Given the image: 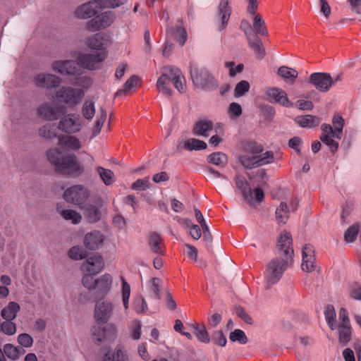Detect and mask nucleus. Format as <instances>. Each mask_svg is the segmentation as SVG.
Returning <instances> with one entry per match:
<instances>
[{
    "label": "nucleus",
    "instance_id": "nucleus-1",
    "mask_svg": "<svg viewBox=\"0 0 361 361\" xmlns=\"http://www.w3.org/2000/svg\"><path fill=\"white\" fill-rule=\"evenodd\" d=\"M291 245V234L287 231L282 232L277 244L280 257L271 260L267 264L264 271L266 288L268 289L278 283L288 264L292 263L293 250Z\"/></svg>",
    "mask_w": 361,
    "mask_h": 361
},
{
    "label": "nucleus",
    "instance_id": "nucleus-2",
    "mask_svg": "<svg viewBox=\"0 0 361 361\" xmlns=\"http://www.w3.org/2000/svg\"><path fill=\"white\" fill-rule=\"evenodd\" d=\"M106 56L104 51L95 54H81L78 57V62L71 60L58 61L53 63L52 68L61 75H79L81 73V68L89 70L98 68Z\"/></svg>",
    "mask_w": 361,
    "mask_h": 361
},
{
    "label": "nucleus",
    "instance_id": "nucleus-3",
    "mask_svg": "<svg viewBox=\"0 0 361 361\" xmlns=\"http://www.w3.org/2000/svg\"><path fill=\"white\" fill-rule=\"evenodd\" d=\"M59 148H52L47 152L48 160L54 166L55 170L61 174H77L83 172V168L77 161L74 154L62 155Z\"/></svg>",
    "mask_w": 361,
    "mask_h": 361
},
{
    "label": "nucleus",
    "instance_id": "nucleus-4",
    "mask_svg": "<svg viewBox=\"0 0 361 361\" xmlns=\"http://www.w3.org/2000/svg\"><path fill=\"white\" fill-rule=\"evenodd\" d=\"M170 82L173 83L179 92L185 91V79L180 68L174 66H165L162 68V73L157 82V88L159 92L166 96H171L172 90L169 87Z\"/></svg>",
    "mask_w": 361,
    "mask_h": 361
},
{
    "label": "nucleus",
    "instance_id": "nucleus-5",
    "mask_svg": "<svg viewBox=\"0 0 361 361\" xmlns=\"http://www.w3.org/2000/svg\"><path fill=\"white\" fill-rule=\"evenodd\" d=\"M84 96L85 92L82 89L63 86L56 92L55 98L69 107H74L81 102Z\"/></svg>",
    "mask_w": 361,
    "mask_h": 361
},
{
    "label": "nucleus",
    "instance_id": "nucleus-6",
    "mask_svg": "<svg viewBox=\"0 0 361 361\" xmlns=\"http://www.w3.org/2000/svg\"><path fill=\"white\" fill-rule=\"evenodd\" d=\"M90 195V191L86 186L75 185L64 191L63 197L67 202L80 205L86 202Z\"/></svg>",
    "mask_w": 361,
    "mask_h": 361
},
{
    "label": "nucleus",
    "instance_id": "nucleus-7",
    "mask_svg": "<svg viewBox=\"0 0 361 361\" xmlns=\"http://www.w3.org/2000/svg\"><path fill=\"white\" fill-rule=\"evenodd\" d=\"M114 305L109 300H98L94 310V317L97 324H106L114 314Z\"/></svg>",
    "mask_w": 361,
    "mask_h": 361
},
{
    "label": "nucleus",
    "instance_id": "nucleus-8",
    "mask_svg": "<svg viewBox=\"0 0 361 361\" xmlns=\"http://www.w3.org/2000/svg\"><path fill=\"white\" fill-rule=\"evenodd\" d=\"M190 75L194 85L198 88L209 90L216 86L214 78L206 70L191 68Z\"/></svg>",
    "mask_w": 361,
    "mask_h": 361
},
{
    "label": "nucleus",
    "instance_id": "nucleus-9",
    "mask_svg": "<svg viewBox=\"0 0 361 361\" xmlns=\"http://www.w3.org/2000/svg\"><path fill=\"white\" fill-rule=\"evenodd\" d=\"M96 361H130L129 355L123 346L102 349Z\"/></svg>",
    "mask_w": 361,
    "mask_h": 361
},
{
    "label": "nucleus",
    "instance_id": "nucleus-10",
    "mask_svg": "<svg viewBox=\"0 0 361 361\" xmlns=\"http://www.w3.org/2000/svg\"><path fill=\"white\" fill-rule=\"evenodd\" d=\"M115 15L113 12H104L87 21L85 25V28L92 32H95L100 29H104L110 26L113 23Z\"/></svg>",
    "mask_w": 361,
    "mask_h": 361
},
{
    "label": "nucleus",
    "instance_id": "nucleus-11",
    "mask_svg": "<svg viewBox=\"0 0 361 361\" xmlns=\"http://www.w3.org/2000/svg\"><path fill=\"white\" fill-rule=\"evenodd\" d=\"M82 128V123L78 116L68 114L62 117L58 125V129L68 134L79 132Z\"/></svg>",
    "mask_w": 361,
    "mask_h": 361
},
{
    "label": "nucleus",
    "instance_id": "nucleus-12",
    "mask_svg": "<svg viewBox=\"0 0 361 361\" xmlns=\"http://www.w3.org/2000/svg\"><path fill=\"white\" fill-rule=\"evenodd\" d=\"M232 0H221L215 21L219 31L225 29L228 25V20L231 15V7L230 4Z\"/></svg>",
    "mask_w": 361,
    "mask_h": 361
},
{
    "label": "nucleus",
    "instance_id": "nucleus-13",
    "mask_svg": "<svg viewBox=\"0 0 361 361\" xmlns=\"http://www.w3.org/2000/svg\"><path fill=\"white\" fill-rule=\"evenodd\" d=\"M247 12L251 15H255L253 27L256 35L266 36L268 35V30L265 26V22L259 14H255L258 8L257 0H248Z\"/></svg>",
    "mask_w": 361,
    "mask_h": 361
},
{
    "label": "nucleus",
    "instance_id": "nucleus-14",
    "mask_svg": "<svg viewBox=\"0 0 361 361\" xmlns=\"http://www.w3.org/2000/svg\"><path fill=\"white\" fill-rule=\"evenodd\" d=\"M310 81L317 90L323 92L329 91L334 85L333 78L326 73H312Z\"/></svg>",
    "mask_w": 361,
    "mask_h": 361
},
{
    "label": "nucleus",
    "instance_id": "nucleus-15",
    "mask_svg": "<svg viewBox=\"0 0 361 361\" xmlns=\"http://www.w3.org/2000/svg\"><path fill=\"white\" fill-rule=\"evenodd\" d=\"M266 98L271 103H277L283 106H293L288 100L286 92L279 87L267 88L265 91Z\"/></svg>",
    "mask_w": 361,
    "mask_h": 361
},
{
    "label": "nucleus",
    "instance_id": "nucleus-16",
    "mask_svg": "<svg viewBox=\"0 0 361 361\" xmlns=\"http://www.w3.org/2000/svg\"><path fill=\"white\" fill-rule=\"evenodd\" d=\"M62 113V107L51 103H44L38 109V115L47 121H56Z\"/></svg>",
    "mask_w": 361,
    "mask_h": 361
},
{
    "label": "nucleus",
    "instance_id": "nucleus-17",
    "mask_svg": "<svg viewBox=\"0 0 361 361\" xmlns=\"http://www.w3.org/2000/svg\"><path fill=\"white\" fill-rule=\"evenodd\" d=\"M100 8L99 0L90 1L79 6L75 11L77 18L87 19L94 16Z\"/></svg>",
    "mask_w": 361,
    "mask_h": 361
},
{
    "label": "nucleus",
    "instance_id": "nucleus-18",
    "mask_svg": "<svg viewBox=\"0 0 361 361\" xmlns=\"http://www.w3.org/2000/svg\"><path fill=\"white\" fill-rule=\"evenodd\" d=\"M104 267L103 258L99 255H94L82 264L80 269L82 272L97 274L103 269Z\"/></svg>",
    "mask_w": 361,
    "mask_h": 361
},
{
    "label": "nucleus",
    "instance_id": "nucleus-19",
    "mask_svg": "<svg viewBox=\"0 0 361 361\" xmlns=\"http://www.w3.org/2000/svg\"><path fill=\"white\" fill-rule=\"evenodd\" d=\"M339 324H337L339 338H350L351 336V326L348 313L345 308H341L338 312Z\"/></svg>",
    "mask_w": 361,
    "mask_h": 361
},
{
    "label": "nucleus",
    "instance_id": "nucleus-20",
    "mask_svg": "<svg viewBox=\"0 0 361 361\" xmlns=\"http://www.w3.org/2000/svg\"><path fill=\"white\" fill-rule=\"evenodd\" d=\"M302 269L307 272H311L315 267V255L313 247L310 245H305L302 250Z\"/></svg>",
    "mask_w": 361,
    "mask_h": 361
},
{
    "label": "nucleus",
    "instance_id": "nucleus-21",
    "mask_svg": "<svg viewBox=\"0 0 361 361\" xmlns=\"http://www.w3.org/2000/svg\"><path fill=\"white\" fill-rule=\"evenodd\" d=\"M245 24H246L248 27L247 30L245 29V32L247 36L250 47L254 51L257 59H263L265 56V49L262 45L261 39H259L257 37H255L252 35L250 25L247 22H243L241 26L243 27Z\"/></svg>",
    "mask_w": 361,
    "mask_h": 361
},
{
    "label": "nucleus",
    "instance_id": "nucleus-22",
    "mask_svg": "<svg viewBox=\"0 0 361 361\" xmlns=\"http://www.w3.org/2000/svg\"><path fill=\"white\" fill-rule=\"evenodd\" d=\"M33 340H20V345L14 346L11 344H6L4 346V356L6 355L11 360H16L21 355L24 354L25 351L23 346L30 347L32 344Z\"/></svg>",
    "mask_w": 361,
    "mask_h": 361
},
{
    "label": "nucleus",
    "instance_id": "nucleus-23",
    "mask_svg": "<svg viewBox=\"0 0 361 361\" xmlns=\"http://www.w3.org/2000/svg\"><path fill=\"white\" fill-rule=\"evenodd\" d=\"M112 283L113 278L109 274H104L97 278L96 286L94 288L97 295L101 298L106 296L111 289Z\"/></svg>",
    "mask_w": 361,
    "mask_h": 361
},
{
    "label": "nucleus",
    "instance_id": "nucleus-24",
    "mask_svg": "<svg viewBox=\"0 0 361 361\" xmlns=\"http://www.w3.org/2000/svg\"><path fill=\"white\" fill-rule=\"evenodd\" d=\"M322 134L320 140L322 142L330 147L332 152H336L338 148V143L333 140L334 137V130L329 124L324 123L321 126Z\"/></svg>",
    "mask_w": 361,
    "mask_h": 361
},
{
    "label": "nucleus",
    "instance_id": "nucleus-25",
    "mask_svg": "<svg viewBox=\"0 0 361 361\" xmlns=\"http://www.w3.org/2000/svg\"><path fill=\"white\" fill-rule=\"evenodd\" d=\"M104 240V235L99 231H94L85 235L83 243L87 249L95 250L102 247Z\"/></svg>",
    "mask_w": 361,
    "mask_h": 361
},
{
    "label": "nucleus",
    "instance_id": "nucleus-26",
    "mask_svg": "<svg viewBox=\"0 0 361 361\" xmlns=\"http://www.w3.org/2000/svg\"><path fill=\"white\" fill-rule=\"evenodd\" d=\"M35 82L39 87L51 89L59 86L61 79L52 74H39L35 78Z\"/></svg>",
    "mask_w": 361,
    "mask_h": 361
},
{
    "label": "nucleus",
    "instance_id": "nucleus-27",
    "mask_svg": "<svg viewBox=\"0 0 361 361\" xmlns=\"http://www.w3.org/2000/svg\"><path fill=\"white\" fill-rule=\"evenodd\" d=\"M167 37L176 41L181 47L184 45L187 39V33L183 27L177 25L175 28L168 29L166 30Z\"/></svg>",
    "mask_w": 361,
    "mask_h": 361
},
{
    "label": "nucleus",
    "instance_id": "nucleus-28",
    "mask_svg": "<svg viewBox=\"0 0 361 361\" xmlns=\"http://www.w3.org/2000/svg\"><path fill=\"white\" fill-rule=\"evenodd\" d=\"M235 185L244 198L251 202L252 200V191L245 178L243 176L237 175L235 177Z\"/></svg>",
    "mask_w": 361,
    "mask_h": 361
},
{
    "label": "nucleus",
    "instance_id": "nucleus-29",
    "mask_svg": "<svg viewBox=\"0 0 361 361\" xmlns=\"http://www.w3.org/2000/svg\"><path fill=\"white\" fill-rule=\"evenodd\" d=\"M295 121L299 126L310 128L318 126L321 122L319 117L312 115L299 116Z\"/></svg>",
    "mask_w": 361,
    "mask_h": 361
},
{
    "label": "nucleus",
    "instance_id": "nucleus-30",
    "mask_svg": "<svg viewBox=\"0 0 361 361\" xmlns=\"http://www.w3.org/2000/svg\"><path fill=\"white\" fill-rule=\"evenodd\" d=\"M213 128V123L208 120H200L193 128V133L198 136L207 137Z\"/></svg>",
    "mask_w": 361,
    "mask_h": 361
},
{
    "label": "nucleus",
    "instance_id": "nucleus-31",
    "mask_svg": "<svg viewBox=\"0 0 361 361\" xmlns=\"http://www.w3.org/2000/svg\"><path fill=\"white\" fill-rule=\"evenodd\" d=\"M20 307L16 302H10L1 311V315L5 320L12 321L20 311Z\"/></svg>",
    "mask_w": 361,
    "mask_h": 361
},
{
    "label": "nucleus",
    "instance_id": "nucleus-32",
    "mask_svg": "<svg viewBox=\"0 0 361 361\" xmlns=\"http://www.w3.org/2000/svg\"><path fill=\"white\" fill-rule=\"evenodd\" d=\"M59 145L61 147H66L74 150H78L81 147L80 140L77 137L70 135L59 136Z\"/></svg>",
    "mask_w": 361,
    "mask_h": 361
},
{
    "label": "nucleus",
    "instance_id": "nucleus-33",
    "mask_svg": "<svg viewBox=\"0 0 361 361\" xmlns=\"http://www.w3.org/2000/svg\"><path fill=\"white\" fill-rule=\"evenodd\" d=\"M105 36L97 33L94 36L87 38L85 43L86 45L92 49L102 50L105 45Z\"/></svg>",
    "mask_w": 361,
    "mask_h": 361
},
{
    "label": "nucleus",
    "instance_id": "nucleus-34",
    "mask_svg": "<svg viewBox=\"0 0 361 361\" xmlns=\"http://www.w3.org/2000/svg\"><path fill=\"white\" fill-rule=\"evenodd\" d=\"M325 320L331 330L337 329L336 313L332 305H327L324 311Z\"/></svg>",
    "mask_w": 361,
    "mask_h": 361
},
{
    "label": "nucleus",
    "instance_id": "nucleus-35",
    "mask_svg": "<svg viewBox=\"0 0 361 361\" xmlns=\"http://www.w3.org/2000/svg\"><path fill=\"white\" fill-rule=\"evenodd\" d=\"M56 210L58 213L66 221H71L73 224H78L81 221V215L73 209H62L57 206Z\"/></svg>",
    "mask_w": 361,
    "mask_h": 361
},
{
    "label": "nucleus",
    "instance_id": "nucleus-36",
    "mask_svg": "<svg viewBox=\"0 0 361 361\" xmlns=\"http://www.w3.org/2000/svg\"><path fill=\"white\" fill-rule=\"evenodd\" d=\"M149 245L152 252L156 254L162 255L161 246L163 240L159 234L157 233H152L149 235Z\"/></svg>",
    "mask_w": 361,
    "mask_h": 361
},
{
    "label": "nucleus",
    "instance_id": "nucleus-37",
    "mask_svg": "<svg viewBox=\"0 0 361 361\" xmlns=\"http://www.w3.org/2000/svg\"><path fill=\"white\" fill-rule=\"evenodd\" d=\"M82 116L91 121L95 115V102L93 99H87L84 102L81 109Z\"/></svg>",
    "mask_w": 361,
    "mask_h": 361
},
{
    "label": "nucleus",
    "instance_id": "nucleus-38",
    "mask_svg": "<svg viewBox=\"0 0 361 361\" xmlns=\"http://www.w3.org/2000/svg\"><path fill=\"white\" fill-rule=\"evenodd\" d=\"M207 161L217 166L224 167L228 163V157L223 152H213L208 156Z\"/></svg>",
    "mask_w": 361,
    "mask_h": 361
},
{
    "label": "nucleus",
    "instance_id": "nucleus-39",
    "mask_svg": "<svg viewBox=\"0 0 361 361\" xmlns=\"http://www.w3.org/2000/svg\"><path fill=\"white\" fill-rule=\"evenodd\" d=\"M160 284L161 280L159 278H152L147 284L150 296L157 300L161 299Z\"/></svg>",
    "mask_w": 361,
    "mask_h": 361
},
{
    "label": "nucleus",
    "instance_id": "nucleus-40",
    "mask_svg": "<svg viewBox=\"0 0 361 361\" xmlns=\"http://www.w3.org/2000/svg\"><path fill=\"white\" fill-rule=\"evenodd\" d=\"M257 155L250 154H243L239 157L240 164L245 168L251 169L259 167Z\"/></svg>",
    "mask_w": 361,
    "mask_h": 361
},
{
    "label": "nucleus",
    "instance_id": "nucleus-41",
    "mask_svg": "<svg viewBox=\"0 0 361 361\" xmlns=\"http://www.w3.org/2000/svg\"><path fill=\"white\" fill-rule=\"evenodd\" d=\"M278 75L290 82L293 83L298 75V72L287 66H281L278 70Z\"/></svg>",
    "mask_w": 361,
    "mask_h": 361
},
{
    "label": "nucleus",
    "instance_id": "nucleus-42",
    "mask_svg": "<svg viewBox=\"0 0 361 361\" xmlns=\"http://www.w3.org/2000/svg\"><path fill=\"white\" fill-rule=\"evenodd\" d=\"M276 217L279 223L286 224L289 218L288 206L284 202H281L276 210Z\"/></svg>",
    "mask_w": 361,
    "mask_h": 361
},
{
    "label": "nucleus",
    "instance_id": "nucleus-43",
    "mask_svg": "<svg viewBox=\"0 0 361 361\" xmlns=\"http://www.w3.org/2000/svg\"><path fill=\"white\" fill-rule=\"evenodd\" d=\"M332 123L334 128V137L338 140H341L344 126V119L339 115H334L332 119Z\"/></svg>",
    "mask_w": 361,
    "mask_h": 361
},
{
    "label": "nucleus",
    "instance_id": "nucleus-44",
    "mask_svg": "<svg viewBox=\"0 0 361 361\" xmlns=\"http://www.w3.org/2000/svg\"><path fill=\"white\" fill-rule=\"evenodd\" d=\"M184 147L188 150H200L207 148V143L195 138H191L185 142Z\"/></svg>",
    "mask_w": 361,
    "mask_h": 361
},
{
    "label": "nucleus",
    "instance_id": "nucleus-45",
    "mask_svg": "<svg viewBox=\"0 0 361 361\" xmlns=\"http://www.w3.org/2000/svg\"><path fill=\"white\" fill-rule=\"evenodd\" d=\"M97 171L106 185H110L114 182V175L111 170L99 166Z\"/></svg>",
    "mask_w": 361,
    "mask_h": 361
},
{
    "label": "nucleus",
    "instance_id": "nucleus-46",
    "mask_svg": "<svg viewBox=\"0 0 361 361\" xmlns=\"http://www.w3.org/2000/svg\"><path fill=\"white\" fill-rule=\"evenodd\" d=\"M39 134L41 137H43L46 139H53L57 137V134L56 133V129L54 125H44L39 130Z\"/></svg>",
    "mask_w": 361,
    "mask_h": 361
},
{
    "label": "nucleus",
    "instance_id": "nucleus-47",
    "mask_svg": "<svg viewBox=\"0 0 361 361\" xmlns=\"http://www.w3.org/2000/svg\"><path fill=\"white\" fill-rule=\"evenodd\" d=\"M121 281H122V300H123L124 308L126 310H127L129 307L130 286L128 283V282L124 279V278L122 277Z\"/></svg>",
    "mask_w": 361,
    "mask_h": 361
},
{
    "label": "nucleus",
    "instance_id": "nucleus-48",
    "mask_svg": "<svg viewBox=\"0 0 361 361\" xmlns=\"http://www.w3.org/2000/svg\"><path fill=\"white\" fill-rule=\"evenodd\" d=\"M106 111L104 109H101L99 111V114L95 121L94 127L93 128V136H96L100 133L101 129L104 125V123L106 121Z\"/></svg>",
    "mask_w": 361,
    "mask_h": 361
},
{
    "label": "nucleus",
    "instance_id": "nucleus-49",
    "mask_svg": "<svg viewBox=\"0 0 361 361\" xmlns=\"http://www.w3.org/2000/svg\"><path fill=\"white\" fill-rule=\"evenodd\" d=\"M247 154L257 155L263 152V147L255 142H247L243 146Z\"/></svg>",
    "mask_w": 361,
    "mask_h": 361
},
{
    "label": "nucleus",
    "instance_id": "nucleus-50",
    "mask_svg": "<svg viewBox=\"0 0 361 361\" xmlns=\"http://www.w3.org/2000/svg\"><path fill=\"white\" fill-rule=\"evenodd\" d=\"M84 273L85 274L82 279V283L83 286L90 290H94L97 282V279H94V277L95 274L89 272Z\"/></svg>",
    "mask_w": 361,
    "mask_h": 361
},
{
    "label": "nucleus",
    "instance_id": "nucleus-51",
    "mask_svg": "<svg viewBox=\"0 0 361 361\" xmlns=\"http://www.w3.org/2000/svg\"><path fill=\"white\" fill-rule=\"evenodd\" d=\"M68 256L73 259L79 260L87 256V252L80 246H74L70 249Z\"/></svg>",
    "mask_w": 361,
    "mask_h": 361
},
{
    "label": "nucleus",
    "instance_id": "nucleus-52",
    "mask_svg": "<svg viewBox=\"0 0 361 361\" xmlns=\"http://www.w3.org/2000/svg\"><path fill=\"white\" fill-rule=\"evenodd\" d=\"M359 233V226L354 224L350 226L344 234V239L347 243H353L355 240Z\"/></svg>",
    "mask_w": 361,
    "mask_h": 361
},
{
    "label": "nucleus",
    "instance_id": "nucleus-53",
    "mask_svg": "<svg viewBox=\"0 0 361 361\" xmlns=\"http://www.w3.org/2000/svg\"><path fill=\"white\" fill-rule=\"evenodd\" d=\"M133 308L137 314L145 313L148 310L147 304L142 297H138L134 300Z\"/></svg>",
    "mask_w": 361,
    "mask_h": 361
},
{
    "label": "nucleus",
    "instance_id": "nucleus-54",
    "mask_svg": "<svg viewBox=\"0 0 361 361\" xmlns=\"http://www.w3.org/2000/svg\"><path fill=\"white\" fill-rule=\"evenodd\" d=\"M250 84L246 80H242L237 83L234 90V97H240L243 96L250 90Z\"/></svg>",
    "mask_w": 361,
    "mask_h": 361
},
{
    "label": "nucleus",
    "instance_id": "nucleus-55",
    "mask_svg": "<svg viewBox=\"0 0 361 361\" xmlns=\"http://www.w3.org/2000/svg\"><path fill=\"white\" fill-rule=\"evenodd\" d=\"M259 166L269 164L274 161V156L272 152L268 151L257 154Z\"/></svg>",
    "mask_w": 361,
    "mask_h": 361
},
{
    "label": "nucleus",
    "instance_id": "nucleus-56",
    "mask_svg": "<svg viewBox=\"0 0 361 361\" xmlns=\"http://www.w3.org/2000/svg\"><path fill=\"white\" fill-rule=\"evenodd\" d=\"M193 333L197 338H206L208 336L206 326L204 324L195 323L191 325Z\"/></svg>",
    "mask_w": 361,
    "mask_h": 361
},
{
    "label": "nucleus",
    "instance_id": "nucleus-57",
    "mask_svg": "<svg viewBox=\"0 0 361 361\" xmlns=\"http://www.w3.org/2000/svg\"><path fill=\"white\" fill-rule=\"evenodd\" d=\"M139 78L136 75H132L123 85V89L118 90L116 92V95L118 96L123 93H126V92L131 90L134 87H135L138 82Z\"/></svg>",
    "mask_w": 361,
    "mask_h": 361
},
{
    "label": "nucleus",
    "instance_id": "nucleus-58",
    "mask_svg": "<svg viewBox=\"0 0 361 361\" xmlns=\"http://www.w3.org/2000/svg\"><path fill=\"white\" fill-rule=\"evenodd\" d=\"M0 330L7 336H12L16 331V326L12 321L6 320L1 324Z\"/></svg>",
    "mask_w": 361,
    "mask_h": 361
},
{
    "label": "nucleus",
    "instance_id": "nucleus-59",
    "mask_svg": "<svg viewBox=\"0 0 361 361\" xmlns=\"http://www.w3.org/2000/svg\"><path fill=\"white\" fill-rule=\"evenodd\" d=\"M242 107L236 102H232L230 104L228 109V114L231 118L235 119L239 117L242 114Z\"/></svg>",
    "mask_w": 361,
    "mask_h": 361
},
{
    "label": "nucleus",
    "instance_id": "nucleus-60",
    "mask_svg": "<svg viewBox=\"0 0 361 361\" xmlns=\"http://www.w3.org/2000/svg\"><path fill=\"white\" fill-rule=\"evenodd\" d=\"M149 178L146 177L143 179H137L132 184V189L135 190H146L149 188Z\"/></svg>",
    "mask_w": 361,
    "mask_h": 361
},
{
    "label": "nucleus",
    "instance_id": "nucleus-61",
    "mask_svg": "<svg viewBox=\"0 0 361 361\" xmlns=\"http://www.w3.org/2000/svg\"><path fill=\"white\" fill-rule=\"evenodd\" d=\"M100 8H114L123 5L127 0H99Z\"/></svg>",
    "mask_w": 361,
    "mask_h": 361
},
{
    "label": "nucleus",
    "instance_id": "nucleus-62",
    "mask_svg": "<svg viewBox=\"0 0 361 361\" xmlns=\"http://www.w3.org/2000/svg\"><path fill=\"white\" fill-rule=\"evenodd\" d=\"M195 216L197 221L202 226L204 233V238H207V231H208V225L207 224L202 214L198 209H195Z\"/></svg>",
    "mask_w": 361,
    "mask_h": 361
},
{
    "label": "nucleus",
    "instance_id": "nucleus-63",
    "mask_svg": "<svg viewBox=\"0 0 361 361\" xmlns=\"http://www.w3.org/2000/svg\"><path fill=\"white\" fill-rule=\"evenodd\" d=\"M349 295L354 300H361V286L356 283L352 284L349 287Z\"/></svg>",
    "mask_w": 361,
    "mask_h": 361
},
{
    "label": "nucleus",
    "instance_id": "nucleus-64",
    "mask_svg": "<svg viewBox=\"0 0 361 361\" xmlns=\"http://www.w3.org/2000/svg\"><path fill=\"white\" fill-rule=\"evenodd\" d=\"M87 216L90 221L97 222L100 219V211L95 207H90L87 210Z\"/></svg>",
    "mask_w": 361,
    "mask_h": 361
}]
</instances>
